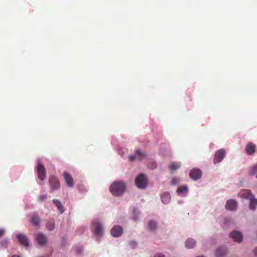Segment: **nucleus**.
I'll return each mask as SVG.
<instances>
[{
	"label": "nucleus",
	"instance_id": "obj_1",
	"mask_svg": "<svg viewBox=\"0 0 257 257\" xmlns=\"http://www.w3.org/2000/svg\"><path fill=\"white\" fill-rule=\"evenodd\" d=\"M125 189L126 184L121 181H114L109 187L110 192L115 196L121 195L125 191Z\"/></svg>",
	"mask_w": 257,
	"mask_h": 257
},
{
	"label": "nucleus",
	"instance_id": "obj_2",
	"mask_svg": "<svg viewBox=\"0 0 257 257\" xmlns=\"http://www.w3.org/2000/svg\"><path fill=\"white\" fill-rule=\"evenodd\" d=\"M136 186L140 189H145L148 186L146 176L144 174H140L137 176L135 180Z\"/></svg>",
	"mask_w": 257,
	"mask_h": 257
},
{
	"label": "nucleus",
	"instance_id": "obj_3",
	"mask_svg": "<svg viewBox=\"0 0 257 257\" xmlns=\"http://www.w3.org/2000/svg\"><path fill=\"white\" fill-rule=\"evenodd\" d=\"M49 183L52 192L59 189L60 184L57 177L54 175H51L49 179Z\"/></svg>",
	"mask_w": 257,
	"mask_h": 257
},
{
	"label": "nucleus",
	"instance_id": "obj_4",
	"mask_svg": "<svg viewBox=\"0 0 257 257\" xmlns=\"http://www.w3.org/2000/svg\"><path fill=\"white\" fill-rule=\"evenodd\" d=\"M94 228L93 232L95 236H101L103 233L102 225L98 221L94 220L92 223Z\"/></svg>",
	"mask_w": 257,
	"mask_h": 257
},
{
	"label": "nucleus",
	"instance_id": "obj_5",
	"mask_svg": "<svg viewBox=\"0 0 257 257\" xmlns=\"http://www.w3.org/2000/svg\"><path fill=\"white\" fill-rule=\"evenodd\" d=\"M37 172L38 178L40 180H43L46 178V169L40 162L38 163Z\"/></svg>",
	"mask_w": 257,
	"mask_h": 257
},
{
	"label": "nucleus",
	"instance_id": "obj_6",
	"mask_svg": "<svg viewBox=\"0 0 257 257\" xmlns=\"http://www.w3.org/2000/svg\"><path fill=\"white\" fill-rule=\"evenodd\" d=\"M226 154L225 150L223 149L217 151L214 155L213 162L214 164L220 162Z\"/></svg>",
	"mask_w": 257,
	"mask_h": 257
},
{
	"label": "nucleus",
	"instance_id": "obj_7",
	"mask_svg": "<svg viewBox=\"0 0 257 257\" xmlns=\"http://www.w3.org/2000/svg\"><path fill=\"white\" fill-rule=\"evenodd\" d=\"M63 177L64 180L69 187H73L74 185V182L72 177L67 172L63 173Z\"/></svg>",
	"mask_w": 257,
	"mask_h": 257
},
{
	"label": "nucleus",
	"instance_id": "obj_8",
	"mask_svg": "<svg viewBox=\"0 0 257 257\" xmlns=\"http://www.w3.org/2000/svg\"><path fill=\"white\" fill-rule=\"evenodd\" d=\"M202 176V172L198 169H193L190 172V177L194 180L199 179Z\"/></svg>",
	"mask_w": 257,
	"mask_h": 257
},
{
	"label": "nucleus",
	"instance_id": "obj_9",
	"mask_svg": "<svg viewBox=\"0 0 257 257\" xmlns=\"http://www.w3.org/2000/svg\"><path fill=\"white\" fill-rule=\"evenodd\" d=\"M123 232L122 228L118 225L114 226L111 230V234L114 237H118Z\"/></svg>",
	"mask_w": 257,
	"mask_h": 257
},
{
	"label": "nucleus",
	"instance_id": "obj_10",
	"mask_svg": "<svg viewBox=\"0 0 257 257\" xmlns=\"http://www.w3.org/2000/svg\"><path fill=\"white\" fill-rule=\"evenodd\" d=\"M230 237L234 240V241L240 242L242 240V236L240 232L236 231H234L230 233Z\"/></svg>",
	"mask_w": 257,
	"mask_h": 257
},
{
	"label": "nucleus",
	"instance_id": "obj_11",
	"mask_svg": "<svg viewBox=\"0 0 257 257\" xmlns=\"http://www.w3.org/2000/svg\"><path fill=\"white\" fill-rule=\"evenodd\" d=\"M16 237L21 244H23L24 246L26 247L28 246L29 241L25 235L18 234L17 235Z\"/></svg>",
	"mask_w": 257,
	"mask_h": 257
},
{
	"label": "nucleus",
	"instance_id": "obj_12",
	"mask_svg": "<svg viewBox=\"0 0 257 257\" xmlns=\"http://www.w3.org/2000/svg\"><path fill=\"white\" fill-rule=\"evenodd\" d=\"M255 145L252 142H250L248 143L245 147L246 153L249 155H252L255 152Z\"/></svg>",
	"mask_w": 257,
	"mask_h": 257
},
{
	"label": "nucleus",
	"instance_id": "obj_13",
	"mask_svg": "<svg viewBox=\"0 0 257 257\" xmlns=\"http://www.w3.org/2000/svg\"><path fill=\"white\" fill-rule=\"evenodd\" d=\"M237 206V202L234 200H229L227 201L225 207L229 210H234Z\"/></svg>",
	"mask_w": 257,
	"mask_h": 257
},
{
	"label": "nucleus",
	"instance_id": "obj_14",
	"mask_svg": "<svg viewBox=\"0 0 257 257\" xmlns=\"http://www.w3.org/2000/svg\"><path fill=\"white\" fill-rule=\"evenodd\" d=\"M37 240L38 244L41 246L44 245L47 242V238L45 235L40 232L37 236Z\"/></svg>",
	"mask_w": 257,
	"mask_h": 257
},
{
	"label": "nucleus",
	"instance_id": "obj_15",
	"mask_svg": "<svg viewBox=\"0 0 257 257\" xmlns=\"http://www.w3.org/2000/svg\"><path fill=\"white\" fill-rule=\"evenodd\" d=\"M239 195L242 198L249 200L254 196L251 194V191L249 190H244L242 191L239 193Z\"/></svg>",
	"mask_w": 257,
	"mask_h": 257
},
{
	"label": "nucleus",
	"instance_id": "obj_16",
	"mask_svg": "<svg viewBox=\"0 0 257 257\" xmlns=\"http://www.w3.org/2000/svg\"><path fill=\"white\" fill-rule=\"evenodd\" d=\"M31 222L35 226H38L40 225V218L38 215L33 214L31 216Z\"/></svg>",
	"mask_w": 257,
	"mask_h": 257
},
{
	"label": "nucleus",
	"instance_id": "obj_17",
	"mask_svg": "<svg viewBox=\"0 0 257 257\" xmlns=\"http://www.w3.org/2000/svg\"><path fill=\"white\" fill-rule=\"evenodd\" d=\"M226 249L224 247H221L217 248L215 251V255L216 257H221L226 253Z\"/></svg>",
	"mask_w": 257,
	"mask_h": 257
},
{
	"label": "nucleus",
	"instance_id": "obj_18",
	"mask_svg": "<svg viewBox=\"0 0 257 257\" xmlns=\"http://www.w3.org/2000/svg\"><path fill=\"white\" fill-rule=\"evenodd\" d=\"M162 201L163 203L168 204L171 199V195L168 192H165L161 195Z\"/></svg>",
	"mask_w": 257,
	"mask_h": 257
},
{
	"label": "nucleus",
	"instance_id": "obj_19",
	"mask_svg": "<svg viewBox=\"0 0 257 257\" xmlns=\"http://www.w3.org/2000/svg\"><path fill=\"white\" fill-rule=\"evenodd\" d=\"M53 202L59 209L60 213H62L64 212L65 209L59 200L54 199L53 200Z\"/></svg>",
	"mask_w": 257,
	"mask_h": 257
},
{
	"label": "nucleus",
	"instance_id": "obj_20",
	"mask_svg": "<svg viewBox=\"0 0 257 257\" xmlns=\"http://www.w3.org/2000/svg\"><path fill=\"white\" fill-rule=\"evenodd\" d=\"M249 200V208L251 210H254L257 206V199L254 198L253 196Z\"/></svg>",
	"mask_w": 257,
	"mask_h": 257
},
{
	"label": "nucleus",
	"instance_id": "obj_21",
	"mask_svg": "<svg viewBox=\"0 0 257 257\" xmlns=\"http://www.w3.org/2000/svg\"><path fill=\"white\" fill-rule=\"evenodd\" d=\"M248 173L249 176H253L257 174V163L250 167Z\"/></svg>",
	"mask_w": 257,
	"mask_h": 257
},
{
	"label": "nucleus",
	"instance_id": "obj_22",
	"mask_svg": "<svg viewBox=\"0 0 257 257\" xmlns=\"http://www.w3.org/2000/svg\"><path fill=\"white\" fill-rule=\"evenodd\" d=\"M186 247L188 248H192L196 245V242L192 238L188 239L186 241Z\"/></svg>",
	"mask_w": 257,
	"mask_h": 257
},
{
	"label": "nucleus",
	"instance_id": "obj_23",
	"mask_svg": "<svg viewBox=\"0 0 257 257\" xmlns=\"http://www.w3.org/2000/svg\"><path fill=\"white\" fill-rule=\"evenodd\" d=\"M180 166L181 165L180 163H173L169 166V169L171 170V172L173 173L177 169H179L180 167Z\"/></svg>",
	"mask_w": 257,
	"mask_h": 257
},
{
	"label": "nucleus",
	"instance_id": "obj_24",
	"mask_svg": "<svg viewBox=\"0 0 257 257\" xmlns=\"http://www.w3.org/2000/svg\"><path fill=\"white\" fill-rule=\"evenodd\" d=\"M148 227L151 230H155L157 227V223L154 221H150L148 223Z\"/></svg>",
	"mask_w": 257,
	"mask_h": 257
},
{
	"label": "nucleus",
	"instance_id": "obj_25",
	"mask_svg": "<svg viewBox=\"0 0 257 257\" xmlns=\"http://www.w3.org/2000/svg\"><path fill=\"white\" fill-rule=\"evenodd\" d=\"M47 228L50 230H53L55 228V223L53 220L48 222L46 225Z\"/></svg>",
	"mask_w": 257,
	"mask_h": 257
},
{
	"label": "nucleus",
	"instance_id": "obj_26",
	"mask_svg": "<svg viewBox=\"0 0 257 257\" xmlns=\"http://www.w3.org/2000/svg\"><path fill=\"white\" fill-rule=\"evenodd\" d=\"M47 199V195L46 194L41 195L38 197V201L39 202H43Z\"/></svg>",
	"mask_w": 257,
	"mask_h": 257
},
{
	"label": "nucleus",
	"instance_id": "obj_27",
	"mask_svg": "<svg viewBox=\"0 0 257 257\" xmlns=\"http://www.w3.org/2000/svg\"><path fill=\"white\" fill-rule=\"evenodd\" d=\"M187 190V187L186 186H180L177 189L178 193H183Z\"/></svg>",
	"mask_w": 257,
	"mask_h": 257
},
{
	"label": "nucleus",
	"instance_id": "obj_28",
	"mask_svg": "<svg viewBox=\"0 0 257 257\" xmlns=\"http://www.w3.org/2000/svg\"><path fill=\"white\" fill-rule=\"evenodd\" d=\"M136 154L142 158H144L145 156V154L143 152H141L140 150H137L136 151Z\"/></svg>",
	"mask_w": 257,
	"mask_h": 257
},
{
	"label": "nucleus",
	"instance_id": "obj_29",
	"mask_svg": "<svg viewBox=\"0 0 257 257\" xmlns=\"http://www.w3.org/2000/svg\"><path fill=\"white\" fill-rule=\"evenodd\" d=\"M179 182V180L177 178H173L172 179L171 182L173 185H176Z\"/></svg>",
	"mask_w": 257,
	"mask_h": 257
},
{
	"label": "nucleus",
	"instance_id": "obj_30",
	"mask_svg": "<svg viewBox=\"0 0 257 257\" xmlns=\"http://www.w3.org/2000/svg\"><path fill=\"white\" fill-rule=\"evenodd\" d=\"M130 245L133 248H135L137 246V244L135 241H132L130 242Z\"/></svg>",
	"mask_w": 257,
	"mask_h": 257
},
{
	"label": "nucleus",
	"instance_id": "obj_31",
	"mask_svg": "<svg viewBox=\"0 0 257 257\" xmlns=\"http://www.w3.org/2000/svg\"><path fill=\"white\" fill-rule=\"evenodd\" d=\"M135 156H134V155H130L129 156V160H130V161L133 162V161H134L135 160Z\"/></svg>",
	"mask_w": 257,
	"mask_h": 257
},
{
	"label": "nucleus",
	"instance_id": "obj_32",
	"mask_svg": "<svg viewBox=\"0 0 257 257\" xmlns=\"http://www.w3.org/2000/svg\"><path fill=\"white\" fill-rule=\"evenodd\" d=\"M154 257H165L164 255L161 253H158L155 255Z\"/></svg>",
	"mask_w": 257,
	"mask_h": 257
},
{
	"label": "nucleus",
	"instance_id": "obj_33",
	"mask_svg": "<svg viewBox=\"0 0 257 257\" xmlns=\"http://www.w3.org/2000/svg\"><path fill=\"white\" fill-rule=\"evenodd\" d=\"M4 233V231L3 229H0V237L3 236Z\"/></svg>",
	"mask_w": 257,
	"mask_h": 257
},
{
	"label": "nucleus",
	"instance_id": "obj_34",
	"mask_svg": "<svg viewBox=\"0 0 257 257\" xmlns=\"http://www.w3.org/2000/svg\"><path fill=\"white\" fill-rule=\"evenodd\" d=\"M254 255L257 256V247L255 248L254 250Z\"/></svg>",
	"mask_w": 257,
	"mask_h": 257
},
{
	"label": "nucleus",
	"instance_id": "obj_35",
	"mask_svg": "<svg viewBox=\"0 0 257 257\" xmlns=\"http://www.w3.org/2000/svg\"><path fill=\"white\" fill-rule=\"evenodd\" d=\"M12 257H20L19 255H14Z\"/></svg>",
	"mask_w": 257,
	"mask_h": 257
},
{
	"label": "nucleus",
	"instance_id": "obj_36",
	"mask_svg": "<svg viewBox=\"0 0 257 257\" xmlns=\"http://www.w3.org/2000/svg\"><path fill=\"white\" fill-rule=\"evenodd\" d=\"M155 167H156V164H154V168H155Z\"/></svg>",
	"mask_w": 257,
	"mask_h": 257
},
{
	"label": "nucleus",
	"instance_id": "obj_37",
	"mask_svg": "<svg viewBox=\"0 0 257 257\" xmlns=\"http://www.w3.org/2000/svg\"><path fill=\"white\" fill-rule=\"evenodd\" d=\"M197 257H204L203 256H197Z\"/></svg>",
	"mask_w": 257,
	"mask_h": 257
},
{
	"label": "nucleus",
	"instance_id": "obj_38",
	"mask_svg": "<svg viewBox=\"0 0 257 257\" xmlns=\"http://www.w3.org/2000/svg\"><path fill=\"white\" fill-rule=\"evenodd\" d=\"M134 219H135V220H137V218H134Z\"/></svg>",
	"mask_w": 257,
	"mask_h": 257
},
{
	"label": "nucleus",
	"instance_id": "obj_39",
	"mask_svg": "<svg viewBox=\"0 0 257 257\" xmlns=\"http://www.w3.org/2000/svg\"><path fill=\"white\" fill-rule=\"evenodd\" d=\"M256 178H257V175H256Z\"/></svg>",
	"mask_w": 257,
	"mask_h": 257
}]
</instances>
